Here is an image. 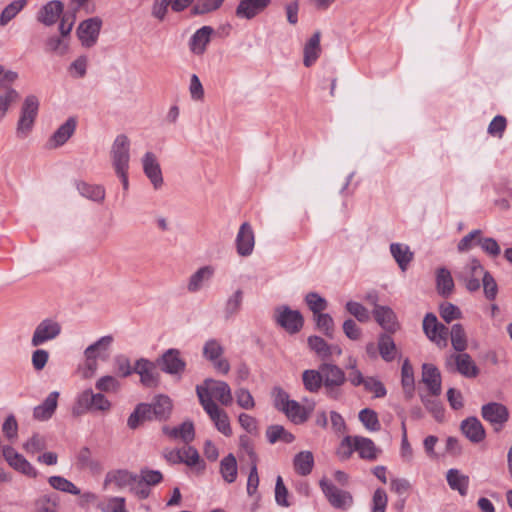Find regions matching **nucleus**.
Here are the masks:
<instances>
[{"mask_svg": "<svg viewBox=\"0 0 512 512\" xmlns=\"http://www.w3.org/2000/svg\"><path fill=\"white\" fill-rule=\"evenodd\" d=\"M77 121L75 118H68L49 138V146L58 148L64 145L76 130Z\"/></svg>", "mask_w": 512, "mask_h": 512, "instance_id": "27", "label": "nucleus"}, {"mask_svg": "<svg viewBox=\"0 0 512 512\" xmlns=\"http://www.w3.org/2000/svg\"><path fill=\"white\" fill-rule=\"evenodd\" d=\"M422 382L427 386L432 396L436 397L441 394V374L433 364H423Z\"/></svg>", "mask_w": 512, "mask_h": 512, "instance_id": "26", "label": "nucleus"}, {"mask_svg": "<svg viewBox=\"0 0 512 512\" xmlns=\"http://www.w3.org/2000/svg\"><path fill=\"white\" fill-rule=\"evenodd\" d=\"M162 431L171 438L181 439L184 443L193 441L195 437L194 425L191 421H185L178 427L164 426Z\"/></svg>", "mask_w": 512, "mask_h": 512, "instance_id": "31", "label": "nucleus"}, {"mask_svg": "<svg viewBox=\"0 0 512 512\" xmlns=\"http://www.w3.org/2000/svg\"><path fill=\"white\" fill-rule=\"evenodd\" d=\"M59 393L57 391L51 392L45 400L33 410V417L38 421H46L50 419L58 405Z\"/></svg>", "mask_w": 512, "mask_h": 512, "instance_id": "28", "label": "nucleus"}, {"mask_svg": "<svg viewBox=\"0 0 512 512\" xmlns=\"http://www.w3.org/2000/svg\"><path fill=\"white\" fill-rule=\"evenodd\" d=\"M215 269L206 265L197 269L188 279L187 290L190 293H197L203 289L213 278Z\"/></svg>", "mask_w": 512, "mask_h": 512, "instance_id": "21", "label": "nucleus"}, {"mask_svg": "<svg viewBox=\"0 0 512 512\" xmlns=\"http://www.w3.org/2000/svg\"><path fill=\"white\" fill-rule=\"evenodd\" d=\"M79 193L92 201L102 202L105 199V189L101 185H91L86 182L77 184Z\"/></svg>", "mask_w": 512, "mask_h": 512, "instance_id": "41", "label": "nucleus"}, {"mask_svg": "<svg viewBox=\"0 0 512 512\" xmlns=\"http://www.w3.org/2000/svg\"><path fill=\"white\" fill-rule=\"evenodd\" d=\"M63 9L64 5L61 1H49L38 11L37 20L46 26H51L57 22Z\"/></svg>", "mask_w": 512, "mask_h": 512, "instance_id": "25", "label": "nucleus"}, {"mask_svg": "<svg viewBox=\"0 0 512 512\" xmlns=\"http://www.w3.org/2000/svg\"><path fill=\"white\" fill-rule=\"evenodd\" d=\"M421 401L425 408L433 415L437 421L444 418V408L440 400L434 397L421 396Z\"/></svg>", "mask_w": 512, "mask_h": 512, "instance_id": "52", "label": "nucleus"}, {"mask_svg": "<svg viewBox=\"0 0 512 512\" xmlns=\"http://www.w3.org/2000/svg\"><path fill=\"white\" fill-rule=\"evenodd\" d=\"M266 436L268 441L271 444L276 443L277 441H283L285 443H291L294 441L295 437L289 431H287L281 425H272L267 428Z\"/></svg>", "mask_w": 512, "mask_h": 512, "instance_id": "43", "label": "nucleus"}, {"mask_svg": "<svg viewBox=\"0 0 512 512\" xmlns=\"http://www.w3.org/2000/svg\"><path fill=\"white\" fill-rule=\"evenodd\" d=\"M24 450L29 454H35L47 448V441L43 435L35 433L23 445Z\"/></svg>", "mask_w": 512, "mask_h": 512, "instance_id": "59", "label": "nucleus"}, {"mask_svg": "<svg viewBox=\"0 0 512 512\" xmlns=\"http://www.w3.org/2000/svg\"><path fill=\"white\" fill-rule=\"evenodd\" d=\"M156 362L140 358L135 362L134 372L140 376V382L145 387H156L159 384L160 374L156 369Z\"/></svg>", "mask_w": 512, "mask_h": 512, "instance_id": "17", "label": "nucleus"}, {"mask_svg": "<svg viewBox=\"0 0 512 512\" xmlns=\"http://www.w3.org/2000/svg\"><path fill=\"white\" fill-rule=\"evenodd\" d=\"M481 416L494 426L495 431H500L509 418L506 406L497 402H490L481 407Z\"/></svg>", "mask_w": 512, "mask_h": 512, "instance_id": "16", "label": "nucleus"}, {"mask_svg": "<svg viewBox=\"0 0 512 512\" xmlns=\"http://www.w3.org/2000/svg\"><path fill=\"white\" fill-rule=\"evenodd\" d=\"M112 407L111 402L102 393H94L92 389L82 391L72 408L74 416H80L87 411H98L106 413Z\"/></svg>", "mask_w": 512, "mask_h": 512, "instance_id": "3", "label": "nucleus"}, {"mask_svg": "<svg viewBox=\"0 0 512 512\" xmlns=\"http://www.w3.org/2000/svg\"><path fill=\"white\" fill-rule=\"evenodd\" d=\"M61 331L62 327L58 321L46 318L36 326L31 338V346L39 347L52 341L60 335Z\"/></svg>", "mask_w": 512, "mask_h": 512, "instance_id": "12", "label": "nucleus"}, {"mask_svg": "<svg viewBox=\"0 0 512 512\" xmlns=\"http://www.w3.org/2000/svg\"><path fill=\"white\" fill-rule=\"evenodd\" d=\"M196 393L200 400V394L203 397H209L210 399H216L220 404L224 406H230L233 402V396L230 386L220 380L206 379L202 385L196 387Z\"/></svg>", "mask_w": 512, "mask_h": 512, "instance_id": "5", "label": "nucleus"}, {"mask_svg": "<svg viewBox=\"0 0 512 512\" xmlns=\"http://www.w3.org/2000/svg\"><path fill=\"white\" fill-rule=\"evenodd\" d=\"M103 512H128L125 507V498L111 497L101 505Z\"/></svg>", "mask_w": 512, "mask_h": 512, "instance_id": "64", "label": "nucleus"}, {"mask_svg": "<svg viewBox=\"0 0 512 512\" xmlns=\"http://www.w3.org/2000/svg\"><path fill=\"white\" fill-rule=\"evenodd\" d=\"M460 430L470 442L475 444L480 443L486 437L485 429L476 417L464 419L460 424Z\"/></svg>", "mask_w": 512, "mask_h": 512, "instance_id": "23", "label": "nucleus"}, {"mask_svg": "<svg viewBox=\"0 0 512 512\" xmlns=\"http://www.w3.org/2000/svg\"><path fill=\"white\" fill-rule=\"evenodd\" d=\"M49 484L56 490L70 493L72 495H79L80 489L77 488L71 481L61 476H51L48 479Z\"/></svg>", "mask_w": 512, "mask_h": 512, "instance_id": "50", "label": "nucleus"}, {"mask_svg": "<svg viewBox=\"0 0 512 512\" xmlns=\"http://www.w3.org/2000/svg\"><path fill=\"white\" fill-rule=\"evenodd\" d=\"M224 0H198L192 8L195 15L207 14L219 9Z\"/></svg>", "mask_w": 512, "mask_h": 512, "instance_id": "58", "label": "nucleus"}, {"mask_svg": "<svg viewBox=\"0 0 512 512\" xmlns=\"http://www.w3.org/2000/svg\"><path fill=\"white\" fill-rule=\"evenodd\" d=\"M102 21L98 17L84 20L77 29L78 37L85 47L93 46L99 36Z\"/></svg>", "mask_w": 512, "mask_h": 512, "instance_id": "18", "label": "nucleus"}, {"mask_svg": "<svg viewBox=\"0 0 512 512\" xmlns=\"http://www.w3.org/2000/svg\"><path fill=\"white\" fill-rule=\"evenodd\" d=\"M136 479V474L127 470H114L106 474L104 480V488L110 484H114L118 489L131 487V484Z\"/></svg>", "mask_w": 512, "mask_h": 512, "instance_id": "30", "label": "nucleus"}, {"mask_svg": "<svg viewBox=\"0 0 512 512\" xmlns=\"http://www.w3.org/2000/svg\"><path fill=\"white\" fill-rule=\"evenodd\" d=\"M362 385L366 391L373 393L376 398H382L387 394L384 384L375 377H366Z\"/></svg>", "mask_w": 512, "mask_h": 512, "instance_id": "61", "label": "nucleus"}, {"mask_svg": "<svg viewBox=\"0 0 512 512\" xmlns=\"http://www.w3.org/2000/svg\"><path fill=\"white\" fill-rule=\"evenodd\" d=\"M317 328L324 332V334L329 337L333 338L334 333V321L333 318L327 314V313H319L314 315Z\"/></svg>", "mask_w": 512, "mask_h": 512, "instance_id": "60", "label": "nucleus"}, {"mask_svg": "<svg viewBox=\"0 0 512 512\" xmlns=\"http://www.w3.org/2000/svg\"><path fill=\"white\" fill-rule=\"evenodd\" d=\"M274 318L278 325L287 332L297 333L303 326V317L298 310H292L288 306H280L275 309Z\"/></svg>", "mask_w": 512, "mask_h": 512, "instance_id": "14", "label": "nucleus"}, {"mask_svg": "<svg viewBox=\"0 0 512 512\" xmlns=\"http://www.w3.org/2000/svg\"><path fill=\"white\" fill-rule=\"evenodd\" d=\"M359 420L369 431H379L381 428L377 413L369 408L362 409L359 412Z\"/></svg>", "mask_w": 512, "mask_h": 512, "instance_id": "49", "label": "nucleus"}, {"mask_svg": "<svg viewBox=\"0 0 512 512\" xmlns=\"http://www.w3.org/2000/svg\"><path fill=\"white\" fill-rule=\"evenodd\" d=\"M161 371L169 375H182L186 370V361L182 358L179 349L170 348L156 360Z\"/></svg>", "mask_w": 512, "mask_h": 512, "instance_id": "11", "label": "nucleus"}, {"mask_svg": "<svg viewBox=\"0 0 512 512\" xmlns=\"http://www.w3.org/2000/svg\"><path fill=\"white\" fill-rule=\"evenodd\" d=\"M220 474L226 483H233L237 479L238 464L236 457L229 453L220 461Z\"/></svg>", "mask_w": 512, "mask_h": 512, "instance_id": "34", "label": "nucleus"}, {"mask_svg": "<svg viewBox=\"0 0 512 512\" xmlns=\"http://www.w3.org/2000/svg\"><path fill=\"white\" fill-rule=\"evenodd\" d=\"M439 310L441 318L447 323L460 319L462 316L460 309L449 302L441 304Z\"/></svg>", "mask_w": 512, "mask_h": 512, "instance_id": "63", "label": "nucleus"}, {"mask_svg": "<svg viewBox=\"0 0 512 512\" xmlns=\"http://www.w3.org/2000/svg\"><path fill=\"white\" fill-rule=\"evenodd\" d=\"M308 345L319 357L326 359L330 357V345L319 336H310L308 338Z\"/></svg>", "mask_w": 512, "mask_h": 512, "instance_id": "56", "label": "nucleus"}, {"mask_svg": "<svg viewBox=\"0 0 512 512\" xmlns=\"http://www.w3.org/2000/svg\"><path fill=\"white\" fill-rule=\"evenodd\" d=\"M255 244L254 233L249 223H243L236 237V248L240 256H249Z\"/></svg>", "mask_w": 512, "mask_h": 512, "instance_id": "22", "label": "nucleus"}, {"mask_svg": "<svg viewBox=\"0 0 512 512\" xmlns=\"http://www.w3.org/2000/svg\"><path fill=\"white\" fill-rule=\"evenodd\" d=\"M112 166L116 171L129 170L130 140L125 134L118 135L110 150Z\"/></svg>", "mask_w": 512, "mask_h": 512, "instance_id": "10", "label": "nucleus"}, {"mask_svg": "<svg viewBox=\"0 0 512 512\" xmlns=\"http://www.w3.org/2000/svg\"><path fill=\"white\" fill-rule=\"evenodd\" d=\"M341 447L347 448L345 457H349L353 451H356L360 458L369 461L376 460L381 453V449L371 439L362 436H346L341 442Z\"/></svg>", "mask_w": 512, "mask_h": 512, "instance_id": "4", "label": "nucleus"}, {"mask_svg": "<svg viewBox=\"0 0 512 512\" xmlns=\"http://www.w3.org/2000/svg\"><path fill=\"white\" fill-rule=\"evenodd\" d=\"M114 341L112 335H105L96 342L89 345L84 350L85 364L83 369V377L90 378L95 375L98 369V359L105 360L108 357V351Z\"/></svg>", "mask_w": 512, "mask_h": 512, "instance_id": "2", "label": "nucleus"}, {"mask_svg": "<svg viewBox=\"0 0 512 512\" xmlns=\"http://www.w3.org/2000/svg\"><path fill=\"white\" fill-rule=\"evenodd\" d=\"M305 302L314 315L326 310L327 301L316 292H309L305 296Z\"/></svg>", "mask_w": 512, "mask_h": 512, "instance_id": "57", "label": "nucleus"}, {"mask_svg": "<svg viewBox=\"0 0 512 512\" xmlns=\"http://www.w3.org/2000/svg\"><path fill=\"white\" fill-rule=\"evenodd\" d=\"M2 453L4 459L7 461V463L11 466L12 469L30 478L37 477V470L32 466V464L28 460L24 458L23 455L18 453L14 448L10 446H5L3 447Z\"/></svg>", "mask_w": 512, "mask_h": 512, "instance_id": "15", "label": "nucleus"}, {"mask_svg": "<svg viewBox=\"0 0 512 512\" xmlns=\"http://www.w3.org/2000/svg\"><path fill=\"white\" fill-rule=\"evenodd\" d=\"M151 405L153 407V415L156 416V420L164 421L170 417L172 402L168 396L159 395L155 397Z\"/></svg>", "mask_w": 512, "mask_h": 512, "instance_id": "39", "label": "nucleus"}, {"mask_svg": "<svg viewBox=\"0 0 512 512\" xmlns=\"http://www.w3.org/2000/svg\"><path fill=\"white\" fill-rule=\"evenodd\" d=\"M295 471L302 476L309 475L314 466V457L310 451H301L293 460Z\"/></svg>", "mask_w": 512, "mask_h": 512, "instance_id": "38", "label": "nucleus"}, {"mask_svg": "<svg viewBox=\"0 0 512 512\" xmlns=\"http://www.w3.org/2000/svg\"><path fill=\"white\" fill-rule=\"evenodd\" d=\"M373 316L387 333H395L399 329L396 315L390 307L376 306L373 310Z\"/></svg>", "mask_w": 512, "mask_h": 512, "instance_id": "24", "label": "nucleus"}, {"mask_svg": "<svg viewBox=\"0 0 512 512\" xmlns=\"http://www.w3.org/2000/svg\"><path fill=\"white\" fill-rule=\"evenodd\" d=\"M485 272L481 263L473 258L456 272V278L464 284L468 291L475 292L479 290L481 286L480 279H482Z\"/></svg>", "mask_w": 512, "mask_h": 512, "instance_id": "9", "label": "nucleus"}, {"mask_svg": "<svg viewBox=\"0 0 512 512\" xmlns=\"http://www.w3.org/2000/svg\"><path fill=\"white\" fill-rule=\"evenodd\" d=\"M39 107L40 101L36 95L29 94L24 98L15 128V136L18 140H25L32 134L38 117Z\"/></svg>", "mask_w": 512, "mask_h": 512, "instance_id": "1", "label": "nucleus"}, {"mask_svg": "<svg viewBox=\"0 0 512 512\" xmlns=\"http://www.w3.org/2000/svg\"><path fill=\"white\" fill-rule=\"evenodd\" d=\"M143 171L150 180L155 189H159L163 185V176L160 164L156 155L152 152H146L142 158Z\"/></svg>", "mask_w": 512, "mask_h": 512, "instance_id": "20", "label": "nucleus"}, {"mask_svg": "<svg viewBox=\"0 0 512 512\" xmlns=\"http://www.w3.org/2000/svg\"><path fill=\"white\" fill-rule=\"evenodd\" d=\"M437 291L442 296L450 295L454 290V281L448 269L442 267L436 273Z\"/></svg>", "mask_w": 512, "mask_h": 512, "instance_id": "40", "label": "nucleus"}, {"mask_svg": "<svg viewBox=\"0 0 512 512\" xmlns=\"http://www.w3.org/2000/svg\"><path fill=\"white\" fill-rule=\"evenodd\" d=\"M243 302V291L237 289L225 302L224 316L226 319L234 317L241 309Z\"/></svg>", "mask_w": 512, "mask_h": 512, "instance_id": "42", "label": "nucleus"}, {"mask_svg": "<svg viewBox=\"0 0 512 512\" xmlns=\"http://www.w3.org/2000/svg\"><path fill=\"white\" fill-rule=\"evenodd\" d=\"M200 404L204 411L209 415L211 421L216 425L221 419L222 415H226V411L218 406V404L209 397H203L200 394Z\"/></svg>", "mask_w": 512, "mask_h": 512, "instance_id": "45", "label": "nucleus"}, {"mask_svg": "<svg viewBox=\"0 0 512 512\" xmlns=\"http://www.w3.org/2000/svg\"><path fill=\"white\" fill-rule=\"evenodd\" d=\"M319 486L329 504L340 510H347L353 505V496L350 492L338 488L332 481L322 478Z\"/></svg>", "mask_w": 512, "mask_h": 512, "instance_id": "8", "label": "nucleus"}, {"mask_svg": "<svg viewBox=\"0 0 512 512\" xmlns=\"http://www.w3.org/2000/svg\"><path fill=\"white\" fill-rule=\"evenodd\" d=\"M347 311L360 322H368L370 320L369 311L360 303L349 301L346 303Z\"/></svg>", "mask_w": 512, "mask_h": 512, "instance_id": "62", "label": "nucleus"}, {"mask_svg": "<svg viewBox=\"0 0 512 512\" xmlns=\"http://www.w3.org/2000/svg\"><path fill=\"white\" fill-rule=\"evenodd\" d=\"M321 33L316 31L304 47V60L303 63L306 67H310L318 59L321 47H320Z\"/></svg>", "mask_w": 512, "mask_h": 512, "instance_id": "33", "label": "nucleus"}, {"mask_svg": "<svg viewBox=\"0 0 512 512\" xmlns=\"http://www.w3.org/2000/svg\"><path fill=\"white\" fill-rule=\"evenodd\" d=\"M445 367L449 372H457L466 378H475L480 372L472 357L464 351L448 355Z\"/></svg>", "mask_w": 512, "mask_h": 512, "instance_id": "7", "label": "nucleus"}, {"mask_svg": "<svg viewBox=\"0 0 512 512\" xmlns=\"http://www.w3.org/2000/svg\"><path fill=\"white\" fill-rule=\"evenodd\" d=\"M28 4V0H14L0 13V27H6Z\"/></svg>", "mask_w": 512, "mask_h": 512, "instance_id": "37", "label": "nucleus"}, {"mask_svg": "<svg viewBox=\"0 0 512 512\" xmlns=\"http://www.w3.org/2000/svg\"><path fill=\"white\" fill-rule=\"evenodd\" d=\"M449 334L454 350L457 352L465 351L467 348V339L463 326L461 324H454Z\"/></svg>", "mask_w": 512, "mask_h": 512, "instance_id": "48", "label": "nucleus"}, {"mask_svg": "<svg viewBox=\"0 0 512 512\" xmlns=\"http://www.w3.org/2000/svg\"><path fill=\"white\" fill-rule=\"evenodd\" d=\"M305 388L310 392H317L323 385L321 366L319 370H305L302 375Z\"/></svg>", "mask_w": 512, "mask_h": 512, "instance_id": "47", "label": "nucleus"}, {"mask_svg": "<svg viewBox=\"0 0 512 512\" xmlns=\"http://www.w3.org/2000/svg\"><path fill=\"white\" fill-rule=\"evenodd\" d=\"M271 3V0H239L235 15L239 19L252 20L261 14Z\"/></svg>", "mask_w": 512, "mask_h": 512, "instance_id": "19", "label": "nucleus"}, {"mask_svg": "<svg viewBox=\"0 0 512 512\" xmlns=\"http://www.w3.org/2000/svg\"><path fill=\"white\" fill-rule=\"evenodd\" d=\"M120 386L118 379L111 375L102 376L95 383V388L105 393H115L120 389Z\"/></svg>", "mask_w": 512, "mask_h": 512, "instance_id": "55", "label": "nucleus"}, {"mask_svg": "<svg viewBox=\"0 0 512 512\" xmlns=\"http://www.w3.org/2000/svg\"><path fill=\"white\" fill-rule=\"evenodd\" d=\"M390 334L382 333L378 338V351L381 358L386 362L393 361L398 355L397 346Z\"/></svg>", "mask_w": 512, "mask_h": 512, "instance_id": "32", "label": "nucleus"}, {"mask_svg": "<svg viewBox=\"0 0 512 512\" xmlns=\"http://www.w3.org/2000/svg\"><path fill=\"white\" fill-rule=\"evenodd\" d=\"M77 462L80 468H87L91 471L100 470V463L92 458L91 450L88 447L80 449L77 455Z\"/></svg>", "mask_w": 512, "mask_h": 512, "instance_id": "51", "label": "nucleus"}, {"mask_svg": "<svg viewBox=\"0 0 512 512\" xmlns=\"http://www.w3.org/2000/svg\"><path fill=\"white\" fill-rule=\"evenodd\" d=\"M224 348L216 339H209L203 346V357L213 364V367L222 374L230 370L229 362L223 358Z\"/></svg>", "mask_w": 512, "mask_h": 512, "instance_id": "13", "label": "nucleus"}, {"mask_svg": "<svg viewBox=\"0 0 512 512\" xmlns=\"http://www.w3.org/2000/svg\"><path fill=\"white\" fill-rule=\"evenodd\" d=\"M446 480L452 490H457L462 496L467 494L469 477L461 474L458 469L452 468L447 471Z\"/></svg>", "mask_w": 512, "mask_h": 512, "instance_id": "35", "label": "nucleus"}, {"mask_svg": "<svg viewBox=\"0 0 512 512\" xmlns=\"http://www.w3.org/2000/svg\"><path fill=\"white\" fill-rule=\"evenodd\" d=\"M259 486V475L257 470V461H251L250 472L247 479V494L250 497H255V500L260 499V495L257 494V489Z\"/></svg>", "mask_w": 512, "mask_h": 512, "instance_id": "53", "label": "nucleus"}, {"mask_svg": "<svg viewBox=\"0 0 512 512\" xmlns=\"http://www.w3.org/2000/svg\"><path fill=\"white\" fill-rule=\"evenodd\" d=\"M200 404L204 411L209 415L211 421L216 425L221 419L222 415H226V411L218 406V404L209 397H203L200 394Z\"/></svg>", "mask_w": 512, "mask_h": 512, "instance_id": "44", "label": "nucleus"}, {"mask_svg": "<svg viewBox=\"0 0 512 512\" xmlns=\"http://www.w3.org/2000/svg\"><path fill=\"white\" fill-rule=\"evenodd\" d=\"M282 412L295 423H303L308 419L306 408L294 400H291Z\"/></svg>", "mask_w": 512, "mask_h": 512, "instance_id": "46", "label": "nucleus"}, {"mask_svg": "<svg viewBox=\"0 0 512 512\" xmlns=\"http://www.w3.org/2000/svg\"><path fill=\"white\" fill-rule=\"evenodd\" d=\"M18 98L19 93L13 88H9L4 94H0V121L5 118L11 105L15 103Z\"/></svg>", "mask_w": 512, "mask_h": 512, "instance_id": "54", "label": "nucleus"}, {"mask_svg": "<svg viewBox=\"0 0 512 512\" xmlns=\"http://www.w3.org/2000/svg\"><path fill=\"white\" fill-rule=\"evenodd\" d=\"M214 30L210 26H203L198 29L190 39V50L196 55H202L211 41Z\"/></svg>", "mask_w": 512, "mask_h": 512, "instance_id": "29", "label": "nucleus"}, {"mask_svg": "<svg viewBox=\"0 0 512 512\" xmlns=\"http://www.w3.org/2000/svg\"><path fill=\"white\" fill-rule=\"evenodd\" d=\"M321 366L323 386L327 396L332 399H338L341 396L340 387L345 383L346 377L344 371L337 365L324 363Z\"/></svg>", "mask_w": 512, "mask_h": 512, "instance_id": "6", "label": "nucleus"}, {"mask_svg": "<svg viewBox=\"0 0 512 512\" xmlns=\"http://www.w3.org/2000/svg\"><path fill=\"white\" fill-rule=\"evenodd\" d=\"M390 252L402 271H405L413 259V253L407 245L392 243Z\"/></svg>", "mask_w": 512, "mask_h": 512, "instance_id": "36", "label": "nucleus"}]
</instances>
